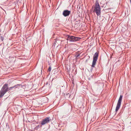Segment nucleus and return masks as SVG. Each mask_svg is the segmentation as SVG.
Here are the masks:
<instances>
[{"label":"nucleus","mask_w":131,"mask_h":131,"mask_svg":"<svg viewBox=\"0 0 131 131\" xmlns=\"http://www.w3.org/2000/svg\"><path fill=\"white\" fill-rule=\"evenodd\" d=\"M51 67L50 66L49 67V68L48 69V71H49L50 72L51 71Z\"/></svg>","instance_id":"10"},{"label":"nucleus","mask_w":131,"mask_h":131,"mask_svg":"<svg viewBox=\"0 0 131 131\" xmlns=\"http://www.w3.org/2000/svg\"><path fill=\"white\" fill-rule=\"evenodd\" d=\"M99 54V52H96L94 54L93 57L92 65V67H94L98 57Z\"/></svg>","instance_id":"5"},{"label":"nucleus","mask_w":131,"mask_h":131,"mask_svg":"<svg viewBox=\"0 0 131 131\" xmlns=\"http://www.w3.org/2000/svg\"><path fill=\"white\" fill-rule=\"evenodd\" d=\"M20 84H17L11 87L8 88L7 84H5L4 85L0 91V98L2 97L4 94L9 90H11L12 89L15 88H17L18 86H20Z\"/></svg>","instance_id":"1"},{"label":"nucleus","mask_w":131,"mask_h":131,"mask_svg":"<svg viewBox=\"0 0 131 131\" xmlns=\"http://www.w3.org/2000/svg\"><path fill=\"white\" fill-rule=\"evenodd\" d=\"M71 13L70 11L68 10H65L63 11V15L65 17H66L69 16Z\"/></svg>","instance_id":"7"},{"label":"nucleus","mask_w":131,"mask_h":131,"mask_svg":"<svg viewBox=\"0 0 131 131\" xmlns=\"http://www.w3.org/2000/svg\"><path fill=\"white\" fill-rule=\"evenodd\" d=\"M93 12H95L97 16L101 14V8L98 1L97 0L95 4L94 9Z\"/></svg>","instance_id":"2"},{"label":"nucleus","mask_w":131,"mask_h":131,"mask_svg":"<svg viewBox=\"0 0 131 131\" xmlns=\"http://www.w3.org/2000/svg\"><path fill=\"white\" fill-rule=\"evenodd\" d=\"M51 121V119L50 117H46L42 121L41 124V125H43L47 124Z\"/></svg>","instance_id":"4"},{"label":"nucleus","mask_w":131,"mask_h":131,"mask_svg":"<svg viewBox=\"0 0 131 131\" xmlns=\"http://www.w3.org/2000/svg\"><path fill=\"white\" fill-rule=\"evenodd\" d=\"M1 39L2 41H3L4 39V38L2 36H1Z\"/></svg>","instance_id":"11"},{"label":"nucleus","mask_w":131,"mask_h":131,"mask_svg":"<svg viewBox=\"0 0 131 131\" xmlns=\"http://www.w3.org/2000/svg\"><path fill=\"white\" fill-rule=\"evenodd\" d=\"M64 95L65 97L66 98H69L70 97L71 95L70 94H69V93H68V94L66 93V94H64Z\"/></svg>","instance_id":"8"},{"label":"nucleus","mask_w":131,"mask_h":131,"mask_svg":"<svg viewBox=\"0 0 131 131\" xmlns=\"http://www.w3.org/2000/svg\"><path fill=\"white\" fill-rule=\"evenodd\" d=\"M81 38L74 36H69L67 38V40L70 42H75L79 40Z\"/></svg>","instance_id":"3"},{"label":"nucleus","mask_w":131,"mask_h":131,"mask_svg":"<svg viewBox=\"0 0 131 131\" xmlns=\"http://www.w3.org/2000/svg\"><path fill=\"white\" fill-rule=\"evenodd\" d=\"M42 125H41V126H40L39 125H38L37 126H36L35 128L37 129L38 128H39V127H41L42 126Z\"/></svg>","instance_id":"9"},{"label":"nucleus","mask_w":131,"mask_h":131,"mask_svg":"<svg viewBox=\"0 0 131 131\" xmlns=\"http://www.w3.org/2000/svg\"><path fill=\"white\" fill-rule=\"evenodd\" d=\"M123 95H121L118 100V103L116 107L115 111L117 112L119 109L121 105V103L122 100Z\"/></svg>","instance_id":"6"},{"label":"nucleus","mask_w":131,"mask_h":131,"mask_svg":"<svg viewBox=\"0 0 131 131\" xmlns=\"http://www.w3.org/2000/svg\"><path fill=\"white\" fill-rule=\"evenodd\" d=\"M79 54H78V55H77V57H79Z\"/></svg>","instance_id":"12"},{"label":"nucleus","mask_w":131,"mask_h":131,"mask_svg":"<svg viewBox=\"0 0 131 131\" xmlns=\"http://www.w3.org/2000/svg\"><path fill=\"white\" fill-rule=\"evenodd\" d=\"M130 125H131V122H130Z\"/></svg>","instance_id":"13"}]
</instances>
